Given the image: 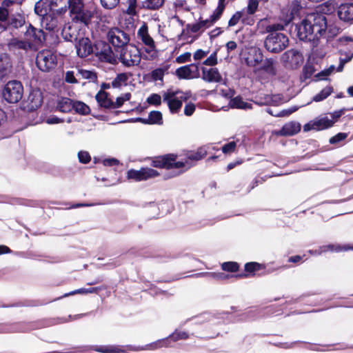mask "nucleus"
Here are the masks:
<instances>
[{
	"instance_id": "1",
	"label": "nucleus",
	"mask_w": 353,
	"mask_h": 353,
	"mask_svg": "<svg viewBox=\"0 0 353 353\" xmlns=\"http://www.w3.org/2000/svg\"><path fill=\"white\" fill-rule=\"evenodd\" d=\"M327 29V20L323 14L312 13L296 26L297 37L300 40L312 41L314 43L323 37Z\"/></svg>"
},
{
	"instance_id": "2",
	"label": "nucleus",
	"mask_w": 353,
	"mask_h": 353,
	"mask_svg": "<svg viewBox=\"0 0 353 353\" xmlns=\"http://www.w3.org/2000/svg\"><path fill=\"white\" fill-rule=\"evenodd\" d=\"M293 15L290 13L283 19V22L270 24L266 27L269 34L265 39V47L270 52L278 53L283 50L288 45V38L283 33L275 32L282 30L292 20Z\"/></svg>"
},
{
	"instance_id": "3",
	"label": "nucleus",
	"mask_w": 353,
	"mask_h": 353,
	"mask_svg": "<svg viewBox=\"0 0 353 353\" xmlns=\"http://www.w3.org/2000/svg\"><path fill=\"white\" fill-rule=\"evenodd\" d=\"M70 30H71L70 26H65L62 31V35L67 41H76L75 48L77 55L81 58H85L91 54L93 52V47L90 40L85 37L77 39L74 32L71 33Z\"/></svg>"
},
{
	"instance_id": "4",
	"label": "nucleus",
	"mask_w": 353,
	"mask_h": 353,
	"mask_svg": "<svg viewBox=\"0 0 353 353\" xmlns=\"http://www.w3.org/2000/svg\"><path fill=\"white\" fill-rule=\"evenodd\" d=\"M119 61L125 67L138 65L141 61V53L134 45L128 44L116 52Z\"/></svg>"
},
{
	"instance_id": "5",
	"label": "nucleus",
	"mask_w": 353,
	"mask_h": 353,
	"mask_svg": "<svg viewBox=\"0 0 353 353\" xmlns=\"http://www.w3.org/2000/svg\"><path fill=\"white\" fill-rule=\"evenodd\" d=\"M72 21L88 25L92 18V12L84 8L83 0H68Z\"/></svg>"
},
{
	"instance_id": "6",
	"label": "nucleus",
	"mask_w": 353,
	"mask_h": 353,
	"mask_svg": "<svg viewBox=\"0 0 353 353\" xmlns=\"http://www.w3.org/2000/svg\"><path fill=\"white\" fill-rule=\"evenodd\" d=\"M57 64V55L52 50H42L37 54L36 65L39 70L48 72L54 69Z\"/></svg>"
},
{
	"instance_id": "7",
	"label": "nucleus",
	"mask_w": 353,
	"mask_h": 353,
	"mask_svg": "<svg viewBox=\"0 0 353 353\" xmlns=\"http://www.w3.org/2000/svg\"><path fill=\"white\" fill-rule=\"evenodd\" d=\"M23 94V88L20 81L13 80L8 81L3 90V97L9 103H15L19 101Z\"/></svg>"
},
{
	"instance_id": "8",
	"label": "nucleus",
	"mask_w": 353,
	"mask_h": 353,
	"mask_svg": "<svg viewBox=\"0 0 353 353\" xmlns=\"http://www.w3.org/2000/svg\"><path fill=\"white\" fill-rule=\"evenodd\" d=\"M186 99L180 91L168 90L163 94V100L167 103L172 114L177 113L182 107L183 101Z\"/></svg>"
},
{
	"instance_id": "9",
	"label": "nucleus",
	"mask_w": 353,
	"mask_h": 353,
	"mask_svg": "<svg viewBox=\"0 0 353 353\" xmlns=\"http://www.w3.org/2000/svg\"><path fill=\"white\" fill-rule=\"evenodd\" d=\"M108 40L114 47L115 52L128 45L129 34L117 28L110 29L108 32Z\"/></svg>"
},
{
	"instance_id": "10",
	"label": "nucleus",
	"mask_w": 353,
	"mask_h": 353,
	"mask_svg": "<svg viewBox=\"0 0 353 353\" xmlns=\"http://www.w3.org/2000/svg\"><path fill=\"white\" fill-rule=\"evenodd\" d=\"M152 165L156 168L179 169L185 166V163L182 161H176L175 157L173 154H169L156 158L152 161Z\"/></svg>"
},
{
	"instance_id": "11",
	"label": "nucleus",
	"mask_w": 353,
	"mask_h": 353,
	"mask_svg": "<svg viewBox=\"0 0 353 353\" xmlns=\"http://www.w3.org/2000/svg\"><path fill=\"white\" fill-rule=\"evenodd\" d=\"M158 175L157 171L149 168H143L139 170L131 169L127 173L128 179H134L136 181H145L154 178Z\"/></svg>"
},
{
	"instance_id": "12",
	"label": "nucleus",
	"mask_w": 353,
	"mask_h": 353,
	"mask_svg": "<svg viewBox=\"0 0 353 353\" xmlns=\"http://www.w3.org/2000/svg\"><path fill=\"white\" fill-rule=\"evenodd\" d=\"M188 338V334L186 332L176 330L169 337L164 339L159 340L155 343L148 345L147 349L155 350L161 347H169L170 346V345L169 344L170 341H176L178 340L186 339Z\"/></svg>"
},
{
	"instance_id": "13",
	"label": "nucleus",
	"mask_w": 353,
	"mask_h": 353,
	"mask_svg": "<svg viewBox=\"0 0 353 353\" xmlns=\"http://www.w3.org/2000/svg\"><path fill=\"white\" fill-rule=\"evenodd\" d=\"M97 56L103 61L112 64L117 63V59L110 47L107 43H101L97 46Z\"/></svg>"
},
{
	"instance_id": "14",
	"label": "nucleus",
	"mask_w": 353,
	"mask_h": 353,
	"mask_svg": "<svg viewBox=\"0 0 353 353\" xmlns=\"http://www.w3.org/2000/svg\"><path fill=\"white\" fill-rule=\"evenodd\" d=\"M281 59L288 65L294 68L303 63V57L299 50L291 49L283 54Z\"/></svg>"
},
{
	"instance_id": "15",
	"label": "nucleus",
	"mask_w": 353,
	"mask_h": 353,
	"mask_svg": "<svg viewBox=\"0 0 353 353\" xmlns=\"http://www.w3.org/2000/svg\"><path fill=\"white\" fill-rule=\"evenodd\" d=\"M26 41H30L34 45V50H36V45L40 44L45 41L44 32L42 30L34 28L31 24L29 25L25 32Z\"/></svg>"
},
{
	"instance_id": "16",
	"label": "nucleus",
	"mask_w": 353,
	"mask_h": 353,
	"mask_svg": "<svg viewBox=\"0 0 353 353\" xmlns=\"http://www.w3.org/2000/svg\"><path fill=\"white\" fill-rule=\"evenodd\" d=\"M212 147V149H214V148L212 145L209 146H203L197 149L196 151L190 152L187 154V159L185 161H182L185 163V166L182 167L181 168H184L185 170H187L192 166V161H197L199 160L202 159L203 157H205L208 152V149Z\"/></svg>"
},
{
	"instance_id": "17",
	"label": "nucleus",
	"mask_w": 353,
	"mask_h": 353,
	"mask_svg": "<svg viewBox=\"0 0 353 353\" xmlns=\"http://www.w3.org/2000/svg\"><path fill=\"white\" fill-rule=\"evenodd\" d=\"M202 79L208 83H221L223 78L216 68H202Z\"/></svg>"
},
{
	"instance_id": "18",
	"label": "nucleus",
	"mask_w": 353,
	"mask_h": 353,
	"mask_svg": "<svg viewBox=\"0 0 353 353\" xmlns=\"http://www.w3.org/2000/svg\"><path fill=\"white\" fill-rule=\"evenodd\" d=\"M348 250H353V247L341 246L336 244H330L321 246L319 249L314 250H310V253L312 255H320L327 252H339L341 251H346Z\"/></svg>"
},
{
	"instance_id": "19",
	"label": "nucleus",
	"mask_w": 353,
	"mask_h": 353,
	"mask_svg": "<svg viewBox=\"0 0 353 353\" xmlns=\"http://www.w3.org/2000/svg\"><path fill=\"white\" fill-rule=\"evenodd\" d=\"M338 15L344 21L353 20V3L341 4L338 8Z\"/></svg>"
},
{
	"instance_id": "20",
	"label": "nucleus",
	"mask_w": 353,
	"mask_h": 353,
	"mask_svg": "<svg viewBox=\"0 0 353 353\" xmlns=\"http://www.w3.org/2000/svg\"><path fill=\"white\" fill-rule=\"evenodd\" d=\"M196 72L197 66L194 64H190L179 68L176 70V75L179 79H190L194 77V74Z\"/></svg>"
},
{
	"instance_id": "21",
	"label": "nucleus",
	"mask_w": 353,
	"mask_h": 353,
	"mask_svg": "<svg viewBox=\"0 0 353 353\" xmlns=\"http://www.w3.org/2000/svg\"><path fill=\"white\" fill-rule=\"evenodd\" d=\"M301 130V125L296 121H290L285 123L283 128L276 132L277 135L292 136L298 133Z\"/></svg>"
},
{
	"instance_id": "22",
	"label": "nucleus",
	"mask_w": 353,
	"mask_h": 353,
	"mask_svg": "<svg viewBox=\"0 0 353 353\" xmlns=\"http://www.w3.org/2000/svg\"><path fill=\"white\" fill-rule=\"evenodd\" d=\"M137 36L149 49L155 48L153 39L148 34V28L145 24L142 25L137 32Z\"/></svg>"
},
{
	"instance_id": "23",
	"label": "nucleus",
	"mask_w": 353,
	"mask_h": 353,
	"mask_svg": "<svg viewBox=\"0 0 353 353\" xmlns=\"http://www.w3.org/2000/svg\"><path fill=\"white\" fill-rule=\"evenodd\" d=\"M8 46L12 50H22L27 52L30 50H34V45L30 41L21 40L17 38L11 39L9 42Z\"/></svg>"
},
{
	"instance_id": "24",
	"label": "nucleus",
	"mask_w": 353,
	"mask_h": 353,
	"mask_svg": "<svg viewBox=\"0 0 353 353\" xmlns=\"http://www.w3.org/2000/svg\"><path fill=\"white\" fill-rule=\"evenodd\" d=\"M43 101L42 94L39 90H32L28 99V108L34 110L41 106Z\"/></svg>"
},
{
	"instance_id": "25",
	"label": "nucleus",
	"mask_w": 353,
	"mask_h": 353,
	"mask_svg": "<svg viewBox=\"0 0 353 353\" xmlns=\"http://www.w3.org/2000/svg\"><path fill=\"white\" fill-rule=\"evenodd\" d=\"M334 121L329 115L323 116L312 122V128L314 130H321L333 125Z\"/></svg>"
},
{
	"instance_id": "26",
	"label": "nucleus",
	"mask_w": 353,
	"mask_h": 353,
	"mask_svg": "<svg viewBox=\"0 0 353 353\" xmlns=\"http://www.w3.org/2000/svg\"><path fill=\"white\" fill-rule=\"evenodd\" d=\"M137 121H141L145 124H157L161 125L163 123L162 114L159 111H152L150 112L147 119L138 118Z\"/></svg>"
},
{
	"instance_id": "27",
	"label": "nucleus",
	"mask_w": 353,
	"mask_h": 353,
	"mask_svg": "<svg viewBox=\"0 0 353 353\" xmlns=\"http://www.w3.org/2000/svg\"><path fill=\"white\" fill-rule=\"evenodd\" d=\"M41 25L43 28L48 30H54L57 26V20L51 14H46L41 19Z\"/></svg>"
},
{
	"instance_id": "28",
	"label": "nucleus",
	"mask_w": 353,
	"mask_h": 353,
	"mask_svg": "<svg viewBox=\"0 0 353 353\" xmlns=\"http://www.w3.org/2000/svg\"><path fill=\"white\" fill-rule=\"evenodd\" d=\"M213 23L210 19L205 20H201L200 21L189 25L190 30L192 32L196 33L199 31H203L204 30L211 27Z\"/></svg>"
},
{
	"instance_id": "29",
	"label": "nucleus",
	"mask_w": 353,
	"mask_h": 353,
	"mask_svg": "<svg viewBox=\"0 0 353 353\" xmlns=\"http://www.w3.org/2000/svg\"><path fill=\"white\" fill-rule=\"evenodd\" d=\"M73 108L74 102L69 98H61L57 105V109L61 112H69Z\"/></svg>"
},
{
	"instance_id": "30",
	"label": "nucleus",
	"mask_w": 353,
	"mask_h": 353,
	"mask_svg": "<svg viewBox=\"0 0 353 353\" xmlns=\"http://www.w3.org/2000/svg\"><path fill=\"white\" fill-rule=\"evenodd\" d=\"M230 105L232 108L243 110L252 109V104L243 101L240 97H236L231 99L230 101Z\"/></svg>"
},
{
	"instance_id": "31",
	"label": "nucleus",
	"mask_w": 353,
	"mask_h": 353,
	"mask_svg": "<svg viewBox=\"0 0 353 353\" xmlns=\"http://www.w3.org/2000/svg\"><path fill=\"white\" fill-rule=\"evenodd\" d=\"M26 23L25 17L23 14H16L12 15L8 20V24L14 28L22 27Z\"/></svg>"
},
{
	"instance_id": "32",
	"label": "nucleus",
	"mask_w": 353,
	"mask_h": 353,
	"mask_svg": "<svg viewBox=\"0 0 353 353\" xmlns=\"http://www.w3.org/2000/svg\"><path fill=\"white\" fill-rule=\"evenodd\" d=\"M276 62L272 59H266L261 63L262 69L268 74L274 75L276 74Z\"/></svg>"
},
{
	"instance_id": "33",
	"label": "nucleus",
	"mask_w": 353,
	"mask_h": 353,
	"mask_svg": "<svg viewBox=\"0 0 353 353\" xmlns=\"http://www.w3.org/2000/svg\"><path fill=\"white\" fill-rule=\"evenodd\" d=\"M11 66L10 58L6 54H0V75H3Z\"/></svg>"
},
{
	"instance_id": "34",
	"label": "nucleus",
	"mask_w": 353,
	"mask_h": 353,
	"mask_svg": "<svg viewBox=\"0 0 353 353\" xmlns=\"http://www.w3.org/2000/svg\"><path fill=\"white\" fill-rule=\"evenodd\" d=\"M333 92V88L331 86H326L319 93L316 94L313 97V101L316 102H319L325 99H326L327 97H329L332 92Z\"/></svg>"
},
{
	"instance_id": "35",
	"label": "nucleus",
	"mask_w": 353,
	"mask_h": 353,
	"mask_svg": "<svg viewBox=\"0 0 353 353\" xmlns=\"http://www.w3.org/2000/svg\"><path fill=\"white\" fill-rule=\"evenodd\" d=\"M96 99L99 104L102 107L110 108L111 105V102L108 98V94L104 91H100L96 95Z\"/></svg>"
},
{
	"instance_id": "36",
	"label": "nucleus",
	"mask_w": 353,
	"mask_h": 353,
	"mask_svg": "<svg viewBox=\"0 0 353 353\" xmlns=\"http://www.w3.org/2000/svg\"><path fill=\"white\" fill-rule=\"evenodd\" d=\"M164 0H144L142 2L143 8L150 10H157L163 6Z\"/></svg>"
},
{
	"instance_id": "37",
	"label": "nucleus",
	"mask_w": 353,
	"mask_h": 353,
	"mask_svg": "<svg viewBox=\"0 0 353 353\" xmlns=\"http://www.w3.org/2000/svg\"><path fill=\"white\" fill-rule=\"evenodd\" d=\"M90 350H94L95 352L101 353H119L120 350L115 347L112 346H93L91 347Z\"/></svg>"
},
{
	"instance_id": "38",
	"label": "nucleus",
	"mask_w": 353,
	"mask_h": 353,
	"mask_svg": "<svg viewBox=\"0 0 353 353\" xmlns=\"http://www.w3.org/2000/svg\"><path fill=\"white\" fill-rule=\"evenodd\" d=\"M73 110L80 114L85 115L88 114L90 110V108L84 103L81 101L74 102Z\"/></svg>"
},
{
	"instance_id": "39",
	"label": "nucleus",
	"mask_w": 353,
	"mask_h": 353,
	"mask_svg": "<svg viewBox=\"0 0 353 353\" xmlns=\"http://www.w3.org/2000/svg\"><path fill=\"white\" fill-rule=\"evenodd\" d=\"M226 3H219L217 8L214 11L213 14L210 17V19L213 24L220 19L222 13L225 8Z\"/></svg>"
},
{
	"instance_id": "40",
	"label": "nucleus",
	"mask_w": 353,
	"mask_h": 353,
	"mask_svg": "<svg viewBox=\"0 0 353 353\" xmlns=\"http://www.w3.org/2000/svg\"><path fill=\"white\" fill-rule=\"evenodd\" d=\"M8 20V10L4 7H0V28L6 29Z\"/></svg>"
},
{
	"instance_id": "41",
	"label": "nucleus",
	"mask_w": 353,
	"mask_h": 353,
	"mask_svg": "<svg viewBox=\"0 0 353 353\" xmlns=\"http://www.w3.org/2000/svg\"><path fill=\"white\" fill-rule=\"evenodd\" d=\"M128 77L125 73L119 74L116 78L112 81V85L114 88H119L121 85L125 83Z\"/></svg>"
},
{
	"instance_id": "42",
	"label": "nucleus",
	"mask_w": 353,
	"mask_h": 353,
	"mask_svg": "<svg viewBox=\"0 0 353 353\" xmlns=\"http://www.w3.org/2000/svg\"><path fill=\"white\" fill-rule=\"evenodd\" d=\"M259 7V0H249L247 8L243 10L248 14H254Z\"/></svg>"
},
{
	"instance_id": "43",
	"label": "nucleus",
	"mask_w": 353,
	"mask_h": 353,
	"mask_svg": "<svg viewBox=\"0 0 353 353\" xmlns=\"http://www.w3.org/2000/svg\"><path fill=\"white\" fill-rule=\"evenodd\" d=\"M79 74L83 79H88L90 81H94L97 77L95 72L83 69L79 70Z\"/></svg>"
},
{
	"instance_id": "44",
	"label": "nucleus",
	"mask_w": 353,
	"mask_h": 353,
	"mask_svg": "<svg viewBox=\"0 0 353 353\" xmlns=\"http://www.w3.org/2000/svg\"><path fill=\"white\" fill-rule=\"evenodd\" d=\"M98 292L97 288H80L77 290L72 291L68 294H65L64 296L70 295H74L76 294H88V293H97Z\"/></svg>"
},
{
	"instance_id": "45",
	"label": "nucleus",
	"mask_w": 353,
	"mask_h": 353,
	"mask_svg": "<svg viewBox=\"0 0 353 353\" xmlns=\"http://www.w3.org/2000/svg\"><path fill=\"white\" fill-rule=\"evenodd\" d=\"M353 57V53L345 54V57H341L339 58V65L336 68V72H342L345 63H348L352 60Z\"/></svg>"
},
{
	"instance_id": "46",
	"label": "nucleus",
	"mask_w": 353,
	"mask_h": 353,
	"mask_svg": "<svg viewBox=\"0 0 353 353\" xmlns=\"http://www.w3.org/2000/svg\"><path fill=\"white\" fill-rule=\"evenodd\" d=\"M221 268L224 271L234 272L239 269V265L236 262H225L221 265Z\"/></svg>"
},
{
	"instance_id": "47",
	"label": "nucleus",
	"mask_w": 353,
	"mask_h": 353,
	"mask_svg": "<svg viewBox=\"0 0 353 353\" xmlns=\"http://www.w3.org/2000/svg\"><path fill=\"white\" fill-rule=\"evenodd\" d=\"M244 10L238 11L234 13L228 21V26L232 27L236 25L239 20L243 17Z\"/></svg>"
},
{
	"instance_id": "48",
	"label": "nucleus",
	"mask_w": 353,
	"mask_h": 353,
	"mask_svg": "<svg viewBox=\"0 0 353 353\" xmlns=\"http://www.w3.org/2000/svg\"><path fill=\"white\" fill-rule=\"evenodd\" d=\"M296 110H297V108L294 107L292 108L283 110L280 111L279 112L274 114L272 113V112L271 111V110L268 108L267 110V112L273 116L281 117H288V116L290 115L292 113H293L294 112H295Z\"/></svg>"
},
{
	"instance_id": "49",
	"label": "nucleus",
	"mask_w": 353,
	"mask_h": 353,
	"mask_svg": "<svg viewBox=\"0 0 353 353\" xmlns=\"http://www.w3.org/2000/svg\"><path fill=\"white\" fill-rule=\"evenodd\" d=\"M131 94L130 93H125L119 97L117 98L114 104L113 105L114 108H120L125 101H128L130 99Z\"/></svg>"
},
{
	"instance_id": "50",
	"label": "nucleus",
	"mask_w": 353,
	"mask_h": 353,
	"mask_svg": "<svg viewBox=\"0 0 353 353\" xmlns=\"http://www.w3.org/2000/svg\"><path fill=\"white\" fill-rule=\"evenodd\" d=\"M281 101V97L279 94L276 95H271V96H267L265 97V101L264 103L265 104H272L277 105H279Z\"/></svg>"
},
{
	"instance_id": "51",
	"label": "nucleus",
	"mask_w": 353,
	"mask_h": 353,
	"mask_svg": "<svg viewBox=\"0 0 353 353\" xmlns=\"http://www.w3.org/2000/svg\"><path fill=\"white\" fill-rule=\"evenodd\" d=\"M347 137V134L345 132H339L335 136L331 137L330 139V143L331 144H338L341 141L345 140Z\"/></svg>"
},
{
	"instance_id": "52",
	"label": "nucleus",
	"mask_w": 353,
	"mask_h": 353,
	"mask_svg": "<svg viewBox=\"0 0 353 353\" xmlns=\"http://www.w3.org/2000/svg\"><path fill=\"white\" fill-rule=\"evenodd\" d=\"M147 102L150 105H160L161 103V97L158 94H152L148 97Z\"/></svg>"
},
{
	"instance_id": "53",
	"label": "nucleus",
	"mask_w": 353,
	"mask_h": 353,
	"mask_svg": "<svg viewBox=\"0 0 353 353\" xmlns=\"http://www.w3.org/2000/svg\"><path fill=\"white\" fill-rule=\"evenodd\" d=\"M236 147V142L231 141V142L224 145L222 147V152L225 154H231L232 152H233L235 150Z\"/></svg>"
},
{
	"instance_id": "54",
	"label": "nucleus",
	"mask_w": 353,
	"mask_h": 353,
	"mask_svg": "<svg viewBox=\"0 0 353 353\" xmlns=\"http://www.w3.org/2000/svg\"><path fill=\"white\" fill-rule=\"evenodd\" d=\"M217 52H214L203 61V64L209 66H214L217 64Z\"/></svg>"
},
{
	"instance_id": "55",
	"label": "nucleus",
	"mask_w": 353,
	"mask_h": 353,
	"mask_svg": "<svg viewBox=\"0 0 353 353\" xmlns=\"http://www.w3.org/2000/svg\"><path fill=\"white\" fill-rule=\"evenodd\" d=\"M101 6L106 9H112L115 8L119 0H100Z\"/></svg>"
},
{
	"instance_id": "56",
	"label": "nucleus",
	"mask_w": 353,
	"mask_h": 353,
	"mask_svg": "<svg viewBox=\"0 0 353 353\" xmlns=\"http://www.w3.org/2000/svg\"><path fill=\"white\" fill-rule=\"evenodd\" d=\"M335 70H336V68H335V66L334 65H332L327 69L324 70L321 72L317 74V77L319 78H320L321 79H324L326 77L331 74Z\"/></svg>"
},
{
	"instance_id": "57",
	"label": "nucleus",
	"mask_w": 353,
	"mask_h": 353,
	"mask_svg": "<svg viewBox=\"0 0 353 353\" xmlns=\"http://www.w3.org/2000/svg\"><path fill=\"white\" fill-rule=\"evenodd\" d=\"M164 76V71L161 68L154 70L151 73V77L154 81L162 80Z\"/></svg>"
},
{
	"instance_id": "58",
	"label": "nucleus",
	"mask_w": 353,
	"mask_h": 353,
	"mask_svg": "<svg viewBox=\"0 0 353 353\" xmlns=\"http://www.w3.org/2000/svg\"><path fill=\"white\" fill-rule=\"evenodd\" d=\"M78 158L81 163H87L90 161V156L88 152L80 151L78 153Z\"/></svg>"
},
{
	"instance_id": "59",
	"label": "nucleus",
	"mask_w": 353,
	"mask_h": 353,
	"mask_svg": "<svg viewBox=\"0 0 353 353\" xmlns=\"http://www.w3.org/2000/svg\"><path fill=\"white\" fill-rule=\"evenodd\" d=\"M191 59V53L190 52H185L176 58V61L178 63H183L188 61H190Z\"/></svg>"
},
{
	"instance_id": "60",
	"label": "nucleus",
	"mask_w": 353,
	"mask_h": 353,
	"mask_svg": "<svg viewBox=\"0 0 353 353\" xmlns=\"http://www.w3.org/2000/svg\"><path fill=\"white\" fill-rule=\"evenodd\" d=\"M260 265L256 262L248 263L245 265L246 272H252L259 269Z\"/></svg>"
},
{
	"instance_id": "61",
	"label": "nucleus",
	"mask_w": 353,
	"mask_h": 353,
	"mask_svg": "<svg viewBox=\"0 0 353 353\" xmlns=\"http://www.w3.org/2000/svg\"><path fill=\"white\" fill-rule=\"evenodd\" d=\"M43 6V4L41 2H37L36 4H35V7H34V11L35 12L39 15L40 17H41V18L43 17V16H45L46 14H47V10L46 9H43L42 8Z\"/></svg>"
},
{
	"instance_id": "62",
	"label": "nucleus",
	"mask_w": 353,
	"mask_h": 353,
	"mask_svg": "<svg viewBox=\"0 0 353 353\" xmlns=\"http://www.w3.org/2000/svg\"><path fill=\"white\" fill-rule=\"evenodd\" d=\"M65 81L68 83H77V80L74 77V74L73 71H67L65 75Z\"/></svg>"
},
{
	"instance_id": "63",
	"label": "nucleus",
	"mask_w": 353,
	"mask_h": 353,
	"mask_svg": "<svg viewBox=\"0 0 353 353\" xmlns=\"http://www.w3.org/2000/svg\"><path fill=\"white\" fill-rule=\"evenodd\" d=\"M195 110V105L192 103L185 105L184 108V114L186 116H191Z\"/></svg>"
},
{
	"instance_id": "64",
	"label": "nucleus",
	"mask_w": 353,
	"mask_h": 353,
	"mask_svg": "<svg viewBox=\"0 0 353 353\" xmlns=\"http://www.w3.org/2000/svg\"><path fill=\"white\" fill-rule=\"evenodd\" d=\"M46 122L48 124L52 125L63 123V120L62 119L59 118L57 116H52L47 118Z\"/></svg>"
}]
</instances>
